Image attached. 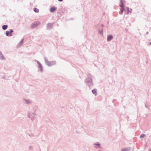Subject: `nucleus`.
I'll list each match as a JSON object with an SVG mask.
<instances>
[{
  "label": "nucleus",
  "mask_w": 151,
  "mask_h": 151,
  "mask_svg": "<svg viewBox=\"0 0 151 151\" xmlns=\"http://www.w3.org/2000/svg\"><path fill=\"white\" fill-rule=\"evenodd\" d=\"M84 82L90 88L93 86V77L91 74L90 73L87 74V77L84 80Z\"/></svg>",
  "instance_id": "nucleus-1"
},
{
  "label": "nucleus",
  "mask_w": 151,
  "mask_h": 151,
  "mask_svg": "<svg viewBox=\"0 0 151 151\" xmlns=\"http://www.w3.org/2000/svg\"><path fill=\"white\" fill-rule=\"evenodd\" d=\"M101 27H100L98 29V32L100 35L101 36H103V35L104 25L102 24L101 25Z\"/></svg>",
  "instance_id": "nucleus-2"
},
{
  "label": "nucleus",
  "mask_w": 151,
  "mask_h": 151,
  "mask_svg": "<svg viewBox=\"0 0 151 151\" xmlns=\"http://www.w3.org/2000/svg\"><path fill=\"white\" fill-rule=\"evenodd\" d=\"M55 24V23L53 22L52 23H49L47 24L46 27L47 29L48 30H50L52 29L53 27V25Z\"/></svg>",
  "instance_id": "nucleus-3"
},
{
  "label": "nucleus",
  "mask_w": 151,
  "mask_h": 151,
  "mask_svg": "<svg viewBox=\"0 0 151 151\" xmlns=\"http://www.w3.org/2000/svg\"><path fill=\"white\" fill-rule=\"evenodd\" d=\"M13 32V30L11 29L10 31H7L6 32V34L7 36H12V33Z\"/></svg>",
  "instance_id": "nucleus-4"
},
{
  "label": "nucleus",
  "mask_w": 151,
  "mask_h": 151,
  "mask_svg": "<svg viewBox=\"0 0 151 151\" xmlns=\"http://www.w3.org/2000/svg\"><path fill=\"white\" fill-rule=\"evenodd\" d=\"M36 115V114L35 112L34 113H29L27 115V117L28 118H32V117H35Z\"/></svg>",
  "instance_id": "nucleus-5"
},
{
  "label": "nucleus",
  "mask_w": 151,
  "mask_h": 151,
  "mask_svg": "<svg viewBox=\"0 0 151 151\" xmlns=\"http://www.w3.org/2000/svg\"><path fill=\"white\" fill-rule=\"evenodd\" d=\"M38 24H39L37 23V22H35L31 25L30 26L31 28V29H33L37 26Z\"/></svg>",
  "instance_id": "nucleus-6"
},
{
  "label": "nucleus",
  "mask_w": 151,
  "mask_h": 151,
  "mask_svg": "<svg viewBox=\"0 0 151 151\" xmlns=\"http://www.w3.org/2000/svg\"><path fill=\"white\" fill-rule=\"evenodd\" d=\"M93 145L97 146H95L94 147L95 148H101L102 147L101 146V144H100L99 142H97L96 143H94L93 144Z\"/></svg>",
  "instance_id": "nucleus-7"
},
{
  "label": "nucleus",
  "mask_w": 151,
  "mask_h": 151,
  "mask_svg": "<svg viewBox=\"0 0 151 151\" xmlns=\"http://www.w3.org/2000/svg\"><path fill=\"white\" fill-rule=\"evenodd\" d=\"M56 62L55 61H49L48 63L47 64V65L49 66H50L56 64Z\"/></svg>",
  "instance_id": "nucleus-8"
},
{
  "label": "nucleus",
  "mask_w": 151,
  "mask_h": 151,
  "mask_svg": "<svg viewBox=\"0 0 151 151\" xmlns=\"http://www.w3.org/2000/svg\"><path fill=\"white\" fill-rule=\"evenodd\" d=\"M125 3V1L124 0H120V3L119 6L120 7H124V4Z\"/></svg>",
  "instance_id": "nucleus-9"
},
{
  "label": "nucleus",
  "mask_w": 151,
  "mask_h": 151,
  "mask_svg": "<svg viewBox=\"0 0 151 151\" xmlns=\"http://www.w3.org/2000/svg\"><path fill=\"white\" fill-rule=\"evenodd\" d=\"M113 37L111 35H108L107 37V41L108 42L110 41L113 38Z\"/></svg>",
  "instance_id": "nucleus-10"
},
{
  "label": "nucleus",
  "mask_w": 151,
  "mask_h": 151,
  "mask_svg": "<svg viewBox=\"0 0 151 151\" xmlns=\"http://www.w3.org/2000/svg\"><path fill=\"white\" fill-rule=\"evenodd\" d=\"M0 59L1 60H4L6 58L2 54V52L0 51Z\"/></svg>",
  "instance_id": "nucleus-11"
},
{
  "label": "nucleus",
  "mask_w": 151,
  "mask_h": 151,
  "mask_svg": "<svg viewBox=\"0 0 151 151\" xmlns=\"http://www.w3.org/2000/svg\"><path fill=\"white\" fill-rule=\"evenodd\" d=\"M24 38L22 39H21L20 41L19 42V43L18 44L17 47H20L22 46V45L23 43V41H24Z\"/></svg>",
  "instance_id": "nucleus-12"
},
{
  "label": "nucleus",
  "mask_w": 151,
  "mask_h": 151,
  "mask_svg": "<svg viewBox=\"0 0 151 151\" xmlns=\"http://www.w3.org/2000/svg\"><path fill=\"white\" fill-rule=\"evenodd\" d=\"M131 150V148L130 147L127 148H125L122 149V151H130Z\"/></svg>",
  "instance_id": "nucleus-13"
},
{
  "label": "nucleus",
  "mask_w": 151,
  "mask_h": 151,
  "mask_svg": "<svg viewBox=\"0 0 151 151\" xmlns=\"http://www.w3.org/2000/svg\"><path fill=\"white\" fill-rule=\"evenodd\" d=\"M121 8L120 9V11L119 12V14L120 15H122L123 14V12L125 10L124 7H121Z\"/></svg>",
  "instance_id": "nucleus-14"
},
{
  "label": "nucleus",
  "mask_w": 151,
  "mask_h": 151,
  "mask_svg": "<svg viewBox=\"0 0 151 151\" xmlns=\"http://www.w3.org/2000/svg\"><path fill=\"white\" fill-rule=\"evenodd\" d=\"M24 100L27 104H30L32 103V101L29 100L24 99Z\"/></svg>",
  "instance_id": "nucleus-15"
},
{
  "label": "nucleus",
  "mask_w": 151,
  "mask_h": 151,
  "mask_svg": "<svg viewBox=\"0 0 151 151\" xmlns=\"http://www.w3.org/2000/svg\"><path fill=\"white\" fill-rule=\"evenodd\" d=\"M56 10V8L55 6L52 7L50 9L51 12L52 13L54 12Z\"/></svg>",
  "instance_id": "nucleus-16"
},
{
  "label": "nucleus",
  "mask_w": 151,
  "mask_h": 151,
  "mask_svg": "<svg viewBox=\"0 0 151 151\" xmlns=\"http://www.w3.org/2000/svg\"><path fill=\"white\" fill-rule=\"evenodd\" d=\"M92 92L94 95L95 96H96L97 95V89H96L92 90Z\"/></svg>",
  "instance_id": "nucleus-17"
},
{
  "label": "nucleus",
  "mask_w": 151,
  "mask_h": 151,
  "mask_svg": "<svg viewBox=\"0 0 151 151\" xmlns=\"http://www.w3.org/2000/svg\"><path fill=\"white\" fill-rule=\"evenodd\" d=\"M39 68L41 72H42L43 71V68L42 66V65L41 64H40L39 65Z\"/></svg>",
  "instance_id": "nucleus-18"
},
{
  "label": "nucleus",
  "mask_w": 151,
  "mask_h": 151,
  "mask_svg": "<svg viewBox=\"0 0 151 151\" xmlns=\"http://www.w3.org/2000/svg\"><path fill=\"white\" fill-rule=\"evenodd\" d=\"M8 25H4L2 26V28L4 30L8 28Z\"/></svg>",
  "instance_id": "nucleus-19"
},
{
  "label": "nucleus",
  "mask_w": 151,
  "mask_h": 151,
  "mask_svg": "<svg viewBox=\"0 0 151 151\" xmlns=\"http://www.w3.org/2000/svg\"><path fill=\"white\" fill-rule=\"evenodd\" d=\"M33 10L36 13H38L39 12V9L35 7H34L33 8Z\"/></svg>",
  "instance_id": "nucleus-20"
},
{
  "label": "nucleus",
  "mask_w": 151,
  "mask_h": 151,
  "mask_svg": "<svg viewBox=\"0 0 151 151\" xmlns=\"http://www.w3.org/2000/svg\"><path fill=\"white\" fill-rule=\"evenodd\" d=\"M44 59L45 60V63L47 65V64L48 63V62H49V61L48 60L47 58L46 57L44 58Z\"/></svg>",
  "instance_id": "nucleus-21"
},
{
  "label": "nucleus",
  "mask_w": 151,
  "mask_h": 151,
  "mask_svg": "<svg viewBox=\"0 0 151 151\" xmlns=\"http://www.w3.org/2000/svg\"><path fill=\"white\" fill-rule=\"evenodd\" d=\"M126 8L127 9V13H125L127 14H129V13L130 12V11L129 10V7H126Z\"/></svg>",
  "instance_id": "nucleus-22"
},
{
  "label": "nucleus",
  "mask_w": 151,
  "mask_h": 151,
  "mask_svg": "<svg viewBox=\"0 0 151 151\" xmlns=\"http://www.w3.org/2000/svg\"><path fill=\"white\" fill-rule=\"evenodd\" d=\"M33 149V147L32 146H30L29 147V150H32Z\"/></svg>",
  "instance_id": "nucleus-23"
},
{
  "label": "nucleus",
  "mask_w": 151,
  "mask_h": 151,
  "mask_svg": "<svg viewBox=\"0 0 151 151\" xmlns=\"http://www.w3.org/2000/svg\"><path fill=\"white\" fill-rule=\"evenodd\" d=\"M145 134H142L141 135H140V138H142V137H144L145 136Z\"/></svg>",
  "instance_id": "nucleus-24"
},
{
  "label": "nucleus",
  "mask_w": 151,
  "mask_h": 151,
  "mask_svg": "<svg viewBox=\"0 0 151 151\" xmlns=\"http://www.w3.org/2000/svg\"><path fill=\"white\" fill-rule=\"evenodd\" d=\"M35 117H32V118H29L32 121H33Z\"/></svg>",
  "instance_id": "nucleus-25"
},
{
  "label": "nucleus",
  "mask_w": 151,
  "mask_h": 151,
  "mask_svg": "<svg viewBox=\"0 0 151 151\" xmlns=\"http://www.w3.org/2000/svg\"><path fill=\"white\" fill-rule=\"evenodd\" d=\"M145 107L148 108L149 109V107L150 106H149L147 105L146 104H145Z\"/></svg>",
  "instance_id": "nucleus-26"
},
{
  "label": "nucleus",
  "mask_w": 151,
  "mask_h": 151,
  "mask_svg": "<svg viewBox=\"0 0 151 151\" xmlns=\"http://www.w3.org/2000/svg\"><path fill=\"white\" fill-rule=\"evenodd\" d=\"M36 61H37V64L38 65L40 64L41 63L38 61H37V60H36Z\"/></svg>",
  "instance_id": "nucleus-27"
},
{
  "label": "nucleus",
  "mask_w": 151,
  "mask_h": 151,
  "mask_svg": "<svg viewBox=\"0 0 151 151\" xmlns=\"http://www.w3.org/2000/svg\"><path fill=\"white\" fill-rule=\"evenodd\" d=\"M59 1H60V2H61L63 0H58Z\"/></svg>",
  "instance_id": "nucleus-28"
},
{
  "label": "nucleus",
  "mask_w": 151,
  "mask_h": 151,
  "mask_svg": "<svg viewBox=\"0 0 151 151\" xmlns=\"http://www.w3.org/2000/svg\"><path fill=\"white\" fill-rule=\"evenodd\" d=\"M148 34V32H147L146 33V34Z\"/></svg>",
  "instance_id": "nucleus-29"
},
{
  "label": "nucleus",
  "mask_w": 151,
  "mask_h": 151,
  "mask_svg": "<svg viewBox=\"0 0 151 151\" xmlns=\"http://www.w3.org/2000/svg\"><path fill=\"white\" fill-rule=\"evenodd\" d=\"M149 44L151 45V42H150V43H149Z\"/></svg>",
  "instance_id": "nucleus-30"
},
{
  "label": "nucleus",
  "mask_w": 151,
  "mask_h": 151,
  "mask_svg": "<svg viewBox=\"0 0 151 151\" xmlns=\"http://www.w3.org/2000/svg\"><path fill=\"white\" fill-rule=\"evenodd\" d=\"M35 110H36L35 109Z\"/></svg>",
  "instance_id": "nucleus-31"
},
{
  "label": "nucleus",
  "mask_w": 151,
  "mask_h": 151,
  "mask_svg": "<svg viewBox=\"0 0 151 151\" xmlns=\"http://www.w3.org/2000/svg\"><path fill=\"white\" fill-rule=\"evenodd\" d=\"M99 151H100V150H99Z\"/></svg>",
  "instance_id": "nucleus-32"
},
{
  "label": "nucleus",
  "mask_w": 151,
  "mask_h": 151,
  "mask_svg": "<svg viewBox=\"0 0 151 151\" xmlns=\"http://www.w3.org/2000/svg\"><path fill=\"white\" fill-rule=\"evenodd\" d=\"M151 151L150 150V151Z\"/></svg>",
  "instance_id": "nucleus-33"
}]
</instances>
